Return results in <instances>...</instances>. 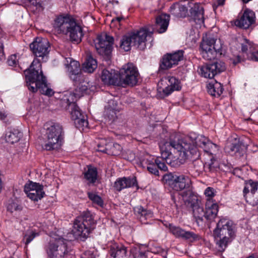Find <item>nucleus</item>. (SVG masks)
I'll return each instance as SVG.
<instances>
[{"instance_id": "obj_1", "label": "nucleus", "mask_w": 258, "mask_h": 258, "mask_svg": "<svg viewBox=\"0 0 258 258\" xmlns=\"http://www.w3.org/2000/svg\"><path fill=\"white\" fill-rule=\"evenodd\" d=\"M192 140L184 138L177 141L166 142L161 146L162 158L172 166L183 164L187 159L192 160L194 168L197 172L203 169V163L199 158L200 156L198 148L191 145Z\"/></svg>"}, {"instance_id": "obj_29", "label": "nucleus", "mask_w": 258, "mask_h": 258, "mask_svg": "<svg viewBox=\"0 0 258 258\" xmlns=\"http://www.w3.org/2000/svg\"><path fill=\"white\" fill-rule=\"evenodd\" d=\"M170 20V16L162 14L156 18V25L159 33L164 32L167 29Z\"/></svg>"}, {"instance_id": "obj_46", "label": "nucleus", "mask_w": 258, "mask_h": 258, "mask_svg": "<svg viewBox=\"0 0 258 258\" xmlns=\"http://www.w3.org/2000/svg\"><path fill=\"white\" fill-rule=\"evenodd\" d=\"M204 194L207 198V202L213 201L212 199L215 196V189L212 187H208L205 190Z\"/></svg>"}, {"instance_id": "obj_3", "label": "nucleus", "mask_w": 258, "mask_h": 258, "mask_svg": "<svg viewBox=\"0 0 258 258\" xmlns=\"http://www.w3.org/2000/svg\"><path fill=\"white\" fill-rule=\"evenodd\" d=\"M53 27L56 32L69 37L74 43H80L84 35L81 26L69 14H62L56 16L54 20Z\"/></svg>"}, {"instance_id": "obj_51", "label": "nucleus", "mask_w": 258, "mask_h": 258, "mask_svg": "<svg viewBox=\"0 0 258 258\" xmlns=\"http://www.w3.org/2000/svg\"><path fill=\"white\" fill-rule=\"evenodd\" d=\"M249 49H251V44L247 39H244V42L241 43V51L247 53Z\"/></svg>"}, {"instance_id": "obj_15", "label": "nucleus", "mask_w": 258, "mask_h": 258, "mask_svg": "<svg viewBox=\"0 0 258 258\" xmlns=\"http://www.w3.org/2000/svg\"><path fill=\"white\" fill-rule=\"evenodd\" d=\"M247 202L252 205L258 204V182L251 179L245 181L243 190Z\"/></svg>"}, {"instance_id": "obj_64", "label": "nucleus", "mask_w": 258, "mask_h": 258, "mask_svg": "<svg viewBox=\"0 0 258 258\" xmlns=\"http://www.w3.org/2000/svg\"><path fill=\"white\" fill-rule=\"evenodd\" d=\"M111 102H113V101L110 100L109 103H110Z\"/></svg>"}, {"instance_id": "obj_49", "label": "nucleus", "mask_w": 258, "mask_h": 258, "mask_svg": "<svg viewBox=\"0 0 258 258\" xmlns=\"http://www.w3.org/2000/svg\"><path fill=\"white\" fill-rule=\"evenodd\" d=\"M134 258H147V255L145 251L139 249H135L132 251Z\"/></svg>"}, {"instance_id": "obj_33", "label": "nucleus", "mask_w": 258, "mask_h": 258, "mask_svg": "<svg viewBox=\"0 0 258 258\" xmlns=\"http://www.w3.org/2000/svg\"><path fill=\"white\" fill-rule=\"evenodd\" d=\"M101 150V152L110 155L117 156L121 153L122 147L117 143L108 142V144L106 145V148Z\"/></svg>"}, {"instance_id": "obj_34", "label": "nucleus", "mask_w": 258, "mask_h": 258, "mask_svg": "<svg viewBox=\"0 0 258 258\" xmlns=\"http://www.w3.org/2000/svg\"><path fill=\"white\" fill-rule=\"evenodd\" d=\"M22 137V133L17 129H9L6 134L5 139L7 142L14 144L18 142Z\"/></svg>"}, {"instance_id": "obj_37", "label": "nucleus", "mask_w": 258, "mask_h": 258, "mask_svg": "<svg viewBox=\"0 0 258 258\" xmlns=\"http://www.w3.org/2000/svg\"><path fill=\"white\" fill-rule=\"evenodd\" d=\"M186 138H189L191 140V145L197 148V146L201 147L204 150V147L206 146L207 144L209 142V140L203 135H198L196 136L195 135H190L189 137H186Z\"/></svg>"}, {"instance_id": "obj_59", "label": "nucleus", "mask_w": 258, "mask_h": 258, "mask_svg": "<svg viewBox=\"0 0 258 258\" xmlns=\"http://www.w3.org/2000/svg\"><path fill=\"white\" fill-rule=\"evenodd\" d=\"M213 160H214V157H212V158L211 159V163L208 164V168H209L210 171H212L214 169V166L213 165L214 163L213 162Z\"/></svg>"}, {"instance_id": "obj_17", "label": "nucleus", "mask_w": 258, "mask_h": 258, "mask_svg": "<svg viewBox=\"0 0 258 258\" xmlns=\"http://www.w3.org/2000/svg\"><path fill=\"white\" fill-rule=\"evenodd\" d=\"M184 51L178 50L172 53H168L164 55L162 59L160 69L161 70H168L174 66L177 65L178 62L182 60Z\"/></svg>"}, {"instance_id": "obj_53", "label": "nucleus", "mask_w": 258, "mask_h": 258, "mask_svg": "<svg viewBox=\"0 0 258 258\" xmlns=\"http://www.w3.org/2000/svg\"><path fill=\"white\" fill-rule=\"evenodd\" d=\"M33 6L36 7V9L41 8L42 0H28Z\"/></svg>"}, {"instance_id": "obj_14", "label": "nucleus", "mask_w": 258, "mask_h": 258, "mask_svg": "<svg viewBox=\"0 0 258 258\" xmlns=\"http://www.w3.org/2000/svg\"><path fill=\"white\" fill-rule=\"evenodd\" d=\"M225 69L226 67L223 62L216 60L202 66L200 68V73L205 78L212 79L216 75L224 72Z\"/></svg>"}, {"instance_id": "obj_26", "label": "nucleus", "mask_w": 258, "mask_h": 258, "mask_svg": "<svg viewBox=\"0 0 258 258\" xmlns=\"http://www.w3.org/2000/svg\"><path fill=\"white\" fill-rule=\"evenodd\" d=\"M70 64H67L68 70L70 73V78L74 81H77L78 79H81L82 74L80 73V63L76 60H72L71 58Z\"/></svg>"}, {"instance_id": "obj_58", "label": "nucleus", "mask_w": 258, "mask_h": 258, "mask_svg": "<svg viewBox=\"0 0 258 258\" xmlns=\"http://www.w3.org/2000/svg\"><path fill=\"white\" fill-rule=\"evenodd\" d=\"M4 56L3 51V44L0 40V59H2Z\"/></svg>"}, {"instance_id": "obj_44", "label": "nucleus", "mask_w": 258, "mask_h": 258, "mask_svg": "<svg viewBox=\"0 0 258 258\" xmlns=\"http://www.w3.org/2000/svg\"><path fill=\"white\" fill-rule=\"evenodd\" d=\"M38 235V233L36 232L33 229H28L25 234L24 236L23 240L25 241V243L26 245L28 244L31 242L33 239Z\"/></svg>"}, {"instance_id": "obj_39", "label": "nucleus", "mask_w": 258, "mask_h": 258, "mask_svg": "<svg viewBox=\"0 0 258 258\" xmlns=\"http://www.w3.org/2000/svg\"><path fill=\"white\" fill-rule=\"evenodd\" d=\"M226 149L228 152L234 155L237 153L240 154L242 149L241 144L239 142H237L226 146Z\"/></svg>"}, {"instance_id": "obj_13", "label": "nucleus", "mask_w": 258, "mask_h": 258, "mask_svg": "<svg viewBox=\"0 0 258 258\" xmlns=\"http://www.w3.org/2000/svg\"><path fill=\"white\" fill-rule=\"evenodd\" d=\"M167 177L170 186L176 191L188 189L191 184L189 177L184 174H170L167 175Z\"/></svg>"}, {"instance_id": "obj_21", "label": "nucleus", "mask_w": 258, "mask_h": 258, "mask_svg": "<svg viewBox=\"0 0 258 258\" xmlns=\"http://www.w3.org/2000/svg\"><path fill=\"white\" fill-rule=\"evenodd\" d=\"M170 231L176 237H180L190 241H193L197 239L198 236L192 232L186 231L179 227L169 225Z\"/></svg>"}, {"instance_id": "obj_9", "label": "nucleus", "mask_w": 258, "mask_h": 258, "mask_svg": "<svg viewBox=\"0 0 258 258\" xmlns=\"http://www.w3.org/2000/svg\"><path fill=\"white\" fill-rule=\"evenodd\" d=\"M138 72L132 63L124 65L118 73L119 86L125 87L127 85H135L138 82Z\"/></svg>"}, {"instance_id": "obj_28", "label": "nucleus", "mask_w": 258, "mask_h": 258, "mask_svg": "<svg viewBox=\"0 0 258 258\" xmlns=\"http://www.w3.org/2000/svg\"><path fill=\"white\" fill-rule=\"evenodd\" d=\"M78 98L75 91L74 92L67 91L63 93L61 99L62 105L67 109L70 107L72 104H76V101Z\"/></svg>"}, {"instance_id": "obj_54", "label": "nucleus", "mask_w": 258, "mask_h": 258, "mask_svg": "<svg viewBox=\"0 0 258 258\" xmlns=\"http://www.w3.org/2000/svg\"><path fill=\"white\" fill-rule=\"evenodd\" d=\"M108 142L105 140H101L98 144V149L97 150L101 152V149H105L106 145L108 144Z\"/></svg>"}, {"instance_id": "obj_62", "label": "nucleus", "mask_w": 258, "mask_h": 258, "mask_svg": "<svg viewBox=\"0 0 258 258\" xmlns=\"http://www.w3.org/2000/svg\"><path fill=\"white\" fill-rule=\"evenodd\" d=\"M240 61V58L239 56H238L237 58V60L236 61L234 60L233 62L234 64H236V63H237L238 62H239Z\"/></svg>"}, {"instance_id": "obj_6", "label": "nucleus", "mask_w": 258, "mask_h": 258, "mask_svg": "<svg viewBox=\"0 0 258 258\" xmlns=\"http://www.w3.org/2000/svg\"><path fill=\"white\" fill-rule=\"evenodd\" d=\"M45 143L44 149L47 151L59 149L62 144L63 132L58 123H47L46 124Z\"/></svg>"}, {"instance_id": "obj_63", "label": "nucleus", "mask_w": 258, "mask_h": 258, "mask_svg": "<svg viewBox=\"0 0 258 258\" xmlns=\"http://www.w3.org/2000/svg\"><path fill=\"white\" fill-rule=\"evenodd\" d=\"M0 117L1 119H4L6 117V115L4 113H0Z\"/></svg>"}, {"instance_id": "obj_48", "label": "nucleus", "mask_w": 258, "mask_h": 258, "mask_svg": "<svg viewBox=\"0 0 258 258\" xmlns=\"http://www.w3.org/2000/svg\"><path fill=\"white\" fill-rule=\"evenodd\" d=\"M153 159L151 156L146 155L145 157L141 161V164L143 167H147L149 164L153 162Z\"/></svg>"}, {"instance_id": "obj_30", "label": "nucleus", "mask_w": 258, "mask_h": 258, "mask_svg": "<svg viewBox=\"0 0 258 258\" xmlns=\"http://www.w3.org/2000/svg\"><path fill=\"white\" fill-rule=\"evenodd\" d=\"M208 92L212 96L219 97L223 93L222 84L215 80L210 81L207 86Z\"/></svg>"}, {"instance_id": "obj_56", "label": "nucleus", "mask_w": 258, "mask_h": 258, "mask_svg": "<svg viewBox=\"0 0 258 258\" xmlns=\"http://www.w3.org/2000/svg\"><path fill=\"white\" fill-rule=\"evenodd\" d=\"M81 258H95V256L92 251H86L82 254Z\"/></svg>"}, {"instance_id": "obj_22", "label": "nucleus", "mask_w": 258, "mask_h": 258, "mask_svg": "<svg viewBox=\"0 0 258 258\" xmlns=\"http://www.w3.org/2000/svg\"><path fill=\"white\" fill-rule=\"evenodd\" d=\"M101 78L105 84L114 85L119 86L118 73L114 70L111 69L110 71L106 69L103 70Z\"/></svg>"}, {"instance_id": "obj_35", "label": "nucleus", "mask_w": 258, "mask_h": 258, "mask_svg": "<svg viewBox=\"0 0 258 258\" xmlns=\"http://www.w3.org/2000/svg\"><path fill=\"white\" fill-rule=\"evenodd\" d=\"M192 215L196 222L199 225L205 222V211L203 207L200 206L199 203L191 208Z\"/></svg>"}, {"instance_id": "obj_40", "label": "nucleus", "mask_w": 258, "mask_h": 258, "mask_svg": "<svg viewBox=\"0 0 258 258\" xmlns=\"http://www.w3.org/2000/svg\"><path fill=\"white\" fill-rule=\"evenodd\" d=\"M97 171L94 167H88V170L85 173V177L91 183H94L97 179Z\"/></svg>"}, {"instance_id": "obj_61", "label": "nucleus", "mask_w": 258, "mask_h": 258, "mask_svg": "<svg viewBox=\"0 0 258 258\" xmlns=\"http://www.w3.org/2000/svg\"><path fill=\"white\" fill-rule=\"evenodd\" d=\"M122 19V17H116L115 18L113 19L112 20V22H113L115 20H116L118 22H120Z\"/></svg>"}, {"instance_id": "obj_43", "label": "nucleus", "mask_w": 258, "mask_h": 258, "mask_svg": "<svg viewBox=\"0 0 258 258\" xmlns=\"http://www.w3.org/2000/svg\"><path fill=\"white\" fill-rule=\"evenodd\" d=\"M166 142L163 143L162 144L160 145L161 155H162L161 152V146H162ZM165 162L168 164L166 162V159L162 158V156H161V158H157L155 160V163L156 164L157 167L163 171H166L167 170V167L165 165ZM169 164V163H168ZM171 166H172L170 164H169Z\"/></svg>"}, {"instance_id": "obj_2", "label": "nucleus", "mask_w": 258, "mask_h": 258, "mask_svg": "<svg viewBox=\"0 0 258 258\" xmlns=\"http://www.w3.org/2000/svg\"><path fill=\"white\" fill-rule=\"evenodd\" d=\"M26 85L33 93L38 90L44 95L51 96L53 90L48 87L46 77L43 75L40 60H33L30 68L25 71Z\"/></svg>"}, {"instance_id": "obj_31", "label": "nucleus", "mask_w": 258, "mask_h": 258, "mask_svg": "<svg viewBox=\"0 0 258 258\" xmlns=\"http://www.w3.org/2000/svg\"><path fill=\"white\" fill-rule=\"evenodd\" d=\"M134 212L142 223H147L146 221L153 217V213L150 210H147L141 206L136 207L134 208Z\"/></svg>"}, {"instance_id": "obj_11", "label": "nucleus", "mask_w": 258, "mask_h": 258, "mask_svg": "<svg viewBox=\"0 0 258 258\" xmlns=\"http://www.w3.org/2000/svg\"><path fill=\"white\" fill-rule=\"evenodd\" d=\"M49 258H68L69 250L66 240L59 239L50 243L46 249Z\"/></svg>"}, {"instance_id": "obj_36", "label": "nucleus", "mask_w": 258, "mask_h": 258, "mask_svg": "<svg viewBox=\"0 0 258 258\" xmlns=\"http://www.w3.org/2000/svg\"><path fill=\"white\" fill-rule=\"evenodd\" d=\"M182 196L184 203L187 207L191 208L199 204L197 197L190 190L183 192L182 194Z\"/></svg>"}, {"instance_id": "obj_8", "label": "nucleus", "mask_w": 258, "mask_h": 258, "mask_svg": "<svg viewBox=\"0 0 258 258\" xmlns=\"http://www.w3.org/2000/svg\"><path fill=\"white\" fill-rule=\"evenodd\" d=\"M95 222L89 212L84 213L75 219L73 232L77 236L86 238L93 229Z\"/></svg>"}, {"instance_id": "obj_5", "label": "nucleus", "mask_w": 258, "mask_h": 258, "mask_svg": "<svg viewBox=\"0 0 258 258\" xmlns=\"http://www.w3.org/2000/svg\"><path fill=\"white\" fill-rule=\"evenodd\" d=\"M152 32L143 28L124 36L121 40L120 47L125 51L130 50L132 46L144 50L146 46L147 37H151Z\"/></svg>"}, {"instance_id": "obj_10", "label": "nucleus", "mask_w": 258, "mask_h": 258, "mask_svg": "<svg viewBox=\"0 0 258 258\" xmlns=\"http://www.w3.org/2000/svg\"><path fill=\"white\" fill-rule=\"evenodd\" d=\"M113 41V37L106 34L98 35L94 40L96 51L100 55L109 58L112 52Z\"/></svg>"}, {"instance_id": "obj_25", "label": "nucleus", "mask_w": 258, "mask_h": 258, "mask_svg": "<svg viewBox=\"0 0 258 258\" xmlns=\"http://www.w3.org/2000/svg\"><path fill=\"white\" fill-rule=\"evenodd\" d=\"M168 82L167 86L163 90V93L166 95H169L174 91H178L181 89L179 82L174 77H166L161 80V82Z\"/></svg>"}, {"instance_id": "obj_19", "label": "nucleus", "mask_w": 258, "mask_h": 258, "mask_svg": "<svg viewBox=\"0 0 258 258\" xmlns=\"http://www.w3.org/2000/svg\"><path fill=\"white\" fill-rule=\"evenodd\" d=\"M108 248L109 253L113 258H125L126 256V247L121 244L111 241L108 243Z\"/></svg>"}, {"instance_id": "obj_20", "label": "nucleus", "mask_w": 258, "mask_h": 258, "mask_svg": "<svg viewBox=\"0 0 258 258\" xmlns=\"http://www.w3.org/2000/svg\"><path fill=\"white\" fill-rule=\"evenodd\" d=\"M255 15L250 10H246L239 19L234 21L235 26L244 29L248 28L254 22Z\"/></svg>"}, {"instance_id": "obj_57", "label": "nucleus", "mask_w": 258, "mask_h": 258, "mask_svg": "<svg viewBox=\"0 0 258 258\" xmlns=\"http://www.w3.org/2000/svg\"><path fill=\"white\" fill-rule=\"evenodd\" d=\"M225 0H216L213 5V8L217 7L218 6H222L224 4Z\"/></svg>"}, {"instance_id": "obj_42", "label": "nucleus", "mask_w": 258, "mask_h": 258, "mask_svg": "<svg viewBox=\"0 0 258 258\" xmlns=\"http://www.w3.org/2000/svg\"><path fill=\"white\" fill-rule=\"evenodd\" d=\"M204 151L210 155H216L219 151V147L217 145L209 141L206 146L204 147Z\"/></svg>"}, {"instance_id": "obj_32", "label": "nucleus", "mask_w": 258, "mask_h": 258, "mask_svg": "<svg viewBox=\"0 0 258 258\" xmlns=\"http://www.w3.org/2000/svg\"><path fill=\"white\" fill-rule=\"evenodd\" d=\"M82 79H78L77 81H75L77 88L75 91L76 93V95L78 98H80L83 94L87 91L89 85V82L82 75Z\"/></svg>"}, {"instance_id": "obj_55", "label": "nucleus", "mask_w": 258, "mask_h": 258, "mask_svg": "<svg viewBox=\"0 0 258 258\" xmlns=\"http://www.w3.org/2000/svg\"><path fill=\"white\" fill-rule=\"evenodd\" d=\"M247 55L249 59L253 61H258V51L252 52Z\"/></svg>"}, {"instance_id": "obj_41", "label": "nucleus", "mask_w": 258, "mask_h": 258, "mask_svg": "<svg viewBox=\"0 0 258 258\" xmlns=\"http://www.w3.org/2000/svg\"><path fill=\"white\" fill-rule=\"evenodd\" d=\"M22 206L19 204L17 200H9L7 205V211L11 213L20 212L22 210Z\"/></svg>"}, {"instance_id": "obj_23", "label": "nucleus", "mask_w": 258, "mask_h": 258, "mask_svg": "<svg viewBox=\"0 0 258 258\" xmlns=\"http://www.w3.org/2000/svg\"><path fill=\"white\" fill-rule=\"evenodd\" d=\"M134 186H137V181L136 177H122L118 178L114 182V187L117 191H121L122 189L131 187Z\"/></svg>"}, {"instance_id": "obj_27", "label": "nucleus", "mask_w": 258, "mask_h": 258, "mask_svg": "<svg viewBox=\"0 0 258 258\" xmlns=\"http://www.w3.org/2000/svg\"><path fill=\"white\" fill-rule=\"evenodd\" d=\"M218 211V205L213 201L206 202V210L205 211V221L212 220L216 218Z\"/></svg>"}, {"instance_id": "obj_38", "label": "nucleus", "mask_w": 258, "mask_h": 258, "mask_svg": "<svg viewBox=\"0 0 258 258\" xmlns=\"http://www.w3.org/2000/svg\"><path fill=\"white\" fill-rule=\"evenodd\" d=\"M97 67V61L92 56H87L85 61L83 64V70L89 73H93Z\"/></svg>"}, {"instance_id": "obj_52", "label": "nucleus", "mask_w": 258, "mask_h": 258, "mask_svg": "<svg viewBox=\"0 0 258 258\" xmlns=\"http://www.w3.org/2000/svg\"><path fill=\"white\" fill-rule=\"evenodd\" d=\"M17 62L18 58L16 54L11 55L8 60V63L10 66H15L17 64Z\"/></svg>"}, {"instance_id": "obj_16", "label": "nucleus", "mask_w": 258, "mask_h": 258, "mask_svg": "<svg viewBox=\"0 0 258 258\" xmlns=\"http://www.w3.org/2000/svg\"><path fill=\"white\" fill-rule=\"evenodd\" d=\"M24 191L28 197L34 201L41 200L45 195L43 185L32 181L25 184Z\"/></svg>"}, {"instance_id": "obj_60", "label": "nucleus", "mask_w": 258, "mask_h": 258, "mask_svg": "<svg viewBox=\"0 0 258 258\" xmlns=\"http://www.w3.org/2000/svg\"><path fill=\"white\" fill-rule=\"evenodd\" d=\"M3 188V181H2V175L0 173V192L2 191Z\"/></svg>"}, {"instance_id": "obj_47", "label": "nucleus", "mask_w": 258, "mask_h": 258, "mask_svg": "<svg viewBox=\"0 0 258 258\" xmlns=\"http://www.w3.org/2000/svg\"><path fill=\"white\" fill-rule=\"evenodd\" d=\"M114 108H112L111 109H108L105 111V116L109 121H114L116 118V114L114 111Z\"/></svg>"}, {"instance_id": "obj_4", "label": "nucleus", "mask_w": 258, "mask_h": 258, "mask_svg": "<svg viewBox=\"0 0 258 258\" xmlns=\"http://www.w3.org/2000/svg\"><path fill=\"white\" fill-rule=\"evenodd\" d=\"M218 249L223 252L236 236V227L233 222L227 219H220L213 231Z\"/></svg>"}, {"instance_id": "obj_12", "label": "nucleus", "mask_w": 258, "mask_h": 258, "mask_svg": "<svg viewBox=\"0 0 258 258\" xmlns=\"http://www.w3.org/2000/svg\"><path fill=\"white\" fill-rule=\"evenodd\" d=\"M49 44L47 40L42 38H36L30 44V48L37 57H41L43 61H46L49 50Z\"/></svg>"}, {"instance_id": "obj_45", "label": "nucleus", "mask_w": 258, "mask_h": 258, "mask_svg": "<svg viewBox=\"0 0 258 258\" xmlns=\"http://www.w3.org/2000/svg\"><path fill=\"white\" fill-rule=\"evenodd\" d=\"M89 198L95 204L99 206H102L103 202L101 198L93 192H88Z\"/></svg>"}, {"instance_id": "obj_24", "label": "nucleus", "mask_w": 258, "mask_h": 258, "mask_svg": "<svg viewBox=\"0 0 258 258\" xmlns=\"http://www.w3.org/2000/svg\"><path fill=\"white\" fill-rule=\"evenodd\" d=\"M191 17L194 22L200 27L204 24V8L199 4H195L190 9Z\"/></svg>"}, {"instance_id": "obj_7", "label": "nucleus", "mask_w": 258, "mask_h": 258, "mask_svg": "<svg viewBox=\"0 0 258 258\" xmlns=\"http://www.w3.org/2000/svg\"><path fill=\"white\" fill-rule=\"evenodd\" d=\"M200 51L203 57L206 60H212L217 55L222 54V44L220 39L211 35L203 37L200 44Z\"/></svg>"}, {"instance_id": "obj_50", "label": "nucleus", "mask_w": 258, "mask_h": 258, "mask_svg": "<svg viewBox=\"0 0 258 258\" xmlns=\"http://www.w3.org/2000/svg\"><path fill=\"white\" fill-rule=\"evenodd\" d=\"M147 169L151 173L154 175H158L159 171L157 169L156 164H154V162L149 164V166H147Z\"/></svg>"}, {"instance_id": "obj_18", "label": "nucleus", "mask_w": 258, "mask_h": 258, "mask_svg": "<svg viewBox=\"0 0 258 258\" xmlns=\"http://www.w3.org/2000/svg\"><path fill=\"white\" fill-rule=\"evenodd\" d=\"M66 109L69 110L70 112L71 117L74 120V123L77 128L83 130L84 127H87L88 122L86 119V116L83 115L76 104H72L70 107Z\"/></svg>"}]
</instances>
